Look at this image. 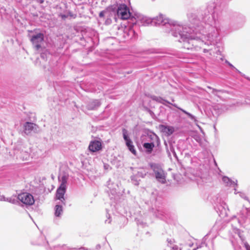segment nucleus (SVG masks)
I'll list each match as a JSON object with an SVG mask.
<instances>
[{"label": "nucleus", "instance_id": "nucleus-7", "mask_svg": "<svg viewBox=\"0 0 250 250\" xmlns=\"http://www.w3.org/2000/svg\"><path fill=\"white\" fill-rule=\"evenodd\" d=\"M123 135L128 149L132 154L136 155L137 152L135 149L132 141L128 137L127 131L125 129H123Z\"/></svg>", "mask_w": 250, "mask_h": 250}, {"label": "nucleus", "instance_id": "nucleus-8", "mask_svg": "<svg viewBox=\"0 0 250 250\" xmlns=\"http://www.w3.org/2000/svg\"><path fill=\"white\" fill-rule=\"evenodd\" d=\"M102 148V142L100 141L94 140L90 142L88 149L92 152H96L101 150Z\"/></svg>", "mask_w": 250, "mask_h": 250}, {"label": "nucleus", "instance_id": "nucleus-9", "mask_svg": "<svg viewBox=\"0 0 250 250\" xmlns=\"http://www.w3.org/2000/svg\"><path fill=\"white\" fill-rule=\"evenodd\" d=\"M137 22L140 23L142 25H148L152 23V19L144 15H139L137 16Z\"/></svg>", "mask_w": 250, "mask_h": 250}, {"label": "nucleus", "instance_id": "nucleus-13", "mask_svg": "<svg viewBox=\"0 0 250 250\" xmlns=\"http://www.w3.org/2000/svg\"><path fill=\"white\" fill-rule=\"evenodd\" d=\"M149 138L151 141V142H154V144L159 143V138L155 134L151 133L148 135Z\"/></svg>", "mask_w": 250, "mask_h": 250}, {"label": "nucleus", "instance_id": "nucleus-5", "mask_svg": "<svg viewBox=\"0 0 250 250\" xmlns=\"http://www.w3.org/2000/svg\"><path fill=\"white\" fill-rule=\"evenodd\" d=\"M18 198L20 201L26 205H32L35 202L33 195L27 192L19 194Z\"/></svg>", "mask_w": 250, "mask_h": 250}, {"label": "nucleus", "instance_id": "nucleus-12", "mask_svg": "<svg viewBox=\"0 0 250 250\" xmlns=\"http://www.w3.org/2000/svg\"><path fill=\"white\" fill-rule=\"evenodd\" d=\"M154 146L155 144H154V142L145 143L143 144L144 148L145 149L146 152L148 153L152 152Z\"/></svg>", "mask_w": 250, "mask_h": 250}, {"label": "nucleus", "instance_id": "nucleus-6", "mask_svg": "<svg viewBox=\"0 0 250 250\" xmlns=\"http://www.w3.org/2000/svg\"><path fill=\"white\" fill-rule=\"evenodd\" d=\"M117 15L123 20H127L130 17L129 9L125 4H121L119 6Z\"/></svg>", "mask_w": 250, "mask_h": 250}, {"label": "nucleus", "instance_id": "nucleus-26", "mask_svg": "<svg viewBox=\"0 0 250 250\" xmlns=\"http://www.w3.org/2000/svg\"><path fill=\"white\" fill-rule=\"evenodd\" d=\"M0 200H4V201L5 200V198L4 197H1V198H0Z\"/></svg>", "mask_w": 250, "mask_h": 250}, {"label": "nucleus", "instance_id": "nucleus-23", "mask_svg": "<svg viewBox=\"0 0 250 250\" xmlns=\"http://www.w3.org/2000/svg\"><path fill=\"white\" fill-rule=\"evenodd\" d=\"M106 13V11H101L100 14H99V16L100 17H103L105 14V13Z\"/></svg>", "mask_w": 250, "mask_h": 250}, {"label": "nucleus", "instance_id": "nucleus-10", "mask_svg": "<svg viewBox=\"0 0 250 250\" xmlns=\"http://www.w3.org/2000/svg\"><path fill=\"white\" fill-rule=\"evenodd\" d=\"M159 129L166 135L169 136L173 133L174 131L173 127L171 126H166L161 125L159 126Z\"/></svg>", "mask_w": 250, "mask_h": 250}, {"label": "nucleus", "instance_id": "nucleus-2", "mask_svg": "<svg viewBox=\"0 0 250 250\" xmlns=\"http://www.w3.org/2000/svg\"><path fill=\"white\" fill-rule=\"evenodd\" d=\"M151 167L155 173L157 180L162 184L166 183L167 174L161 167L158 165L153 164L151 166Z\"/></svg>", "mask_w": 250, "mask_h": 250}, {"label": "nucleus", "instance_id": "nucleus-22", "mask_svg": "<svg viewBox=\"0 0 250 250\" xmlns=\"http://www.w3.org/2000/svg\"><path fill=\"white\" fill-rule=\"evenodd\" d=\"M240 196L243 198H244L245 200H248L247 197L245 195V194L242 192L239 193Z\"/></svg>", "mask_w": 250, "mask_h": 250}, {"label": "nucleus", "instance_id": "nucleus-20", "mask_svg": "<svg viewBox=\"0 0 250 250\" xmlns=\"http://www.w3.org/2000/svg\"><path fill=\"white\" fill-rule=\"evenodd\" d=\"M133 184L135 185H138L139 184V182L137 180L135 179V177H133L131 179Z\"/></svg>", "mask_w": 250, "mask_h": 250}, {"label": "nucleus", "instance_id": "nucleus-30", "mask_svg": "<svg viewBox=\"0 0 250 250\" xmlns=\"http://www.w3.org/2000/svg\"><path fill=\"white\" fill-rule=\"evenodd\" d=\"M229 65H230L231 66H232V67H233V66L232 65V64H229Z\"/></svg>", "mask_w": 250, "mask_h": 250}, {"label": "nucleus", "instance_id": "nucleus-11", "mask_svg": "<svg viewBox=\"0 0 250 250\" xmlns=\"http://www.w3.org/2000/svg\"><path fill=\"white\" fill-rule=\"evenodd\" d=\"M37 125L32 123L26 122L24 125V131L26 134H28L34 130H36Z\"/></svg>", "mask_w": 250, "mask_h": 250}, {"label": "nucleus", "instance_id": "nucleus-27", "mask_svg": "<svg viewBox=\"0 0 250 250\" xmlns=\"http://www.w3.org/2000/svg\"><path fill=\"white\" fill-rule=\"evenodd\" d=\"M234 190H235V191H234V193H235V194H237V192H236V189H235V188L234 189Z\"/></svg>", "mask_w": 250, "mask_h": 250}, {"label": "nucleus", "instance_id": "nucleus-28", "mask_svg": "<svg viewBox=\"0 0 250 250\" xmlns=\"http://www.w3.org/2000/svg\"><path fill=\"white\" fill-rule=\"evenodd\" d=\"M62 18H65V16L64 15H62Z\"/></svg>", "mask_w": 250, "mask_h": 250}, {"label": "nucleus", "instance_id": "nucleus-16", "mask_svg": "<svg viewBox=\"0 0 250 250\" xmlns=\"http://www.w3.org/2000/svg\"><path fill=\"white\" fill-rule=\"evenodd\" d=\"M216 37V34H215V35H212L211 36H208L207 37V39H206L207 40L206 42H205V43L207 44L208 45L209 44H212L213 43V41L215 37Z\"/></svg>", "mask_w": 250, "mask_h": 250}, {"label": "nucleus", "instance_id": "nucleus-25", "mask_svg": "<svg viewBox=\"0 0 250 250\" xmlns=\"http://www.w3.org/2000/svg\"><path fill=\"white\" fill-rule=\"evenodd\" d=\"M172 250H181L177 246L173 247Z\"/></svg>", "mask_w": 250, "mask_h": 250}, {"label": "nucleus", "instance_id": "nucleus-24", "mask_svg": "<svg viewBox=\"0 0 250 250\" xmlns=\"http://www.w3.org/2000/svg\"><path fill=\"white\" fill-rule=\"evenodd\" d=\"M146 175V173H145L144 174L142 173L141 172H138V175L140 177H144V175Z\"/></svg>", "mask_w": 250, "mask_h": 250}, {"label": "nucleus", "instance_id": "nucleus-18", "mask_svg": "<svg viewBox=\"0 0 250 250\" xmlns=\"http://www.w3.org/2000/svg\"><path fill=\"white\" fill-rule=\"evenodd\" d=\"M135 37L136 35L134 30L132 28L129 29L128 30V38L132 39Z\"/></svg>", "mask_w": 250, "mask_h": 250}, {"label": "nucleus", "instance_id": "nucleus-29", "mask_svg": "<svg viewBox=\"0 0 250 250\" xmlns=\"http://www.w3.org/2000/svg\"><path fill=\"white\" fill-rule=\"evenodd\" d=\"M204 52H206L207 51V49H205L204 50Z\"/></svg>", "mask_w": 250, "mask_h": 250}, {"label": "nucleus", "instance_id": "nucleus-15", "mask_svg": "<svg viewBox=\"0 0 250 250\" xmlns=\"http://www.w3.org/2000/svg\"><path fill=\"white\" fill-rule=\"evenodd\" d=\"M55 214L56 216L59 217L62 213V208L61 206L57 205L55 207Z\"/></svg>", "mask_w": 250, "mask_h": 250}, {"label": "nucleus", "instance_id": "nucleus-19", "mask_svg": "<svg viewBox=\"0 0 250 250\" xmlns=\"http://www.w3.org/2000/svg\"><path fill=\"white\" fill-rule=\"evenodd\" d=\"M100 105V103L98 100H95L93 102V104L89 105L90 109H94V108L99 106Z\"/></svg>", "mask_w": 250, "mask_h": 250}, {"label": "nucleus", "instance_id": "nucleus-21", "mask_svg": "<svg viewBox=\"0 0 250 250\" xmlns=\"http://www.w3.org/2000/svg\"><path fill=\"white\" fill-rule=\"evenodd\" d=\"M244 246L246 250H250V246L247 242L244 243Z\"/></svg>", "mask_w": 250, "mask_h": 250}, {"label": "nucleus", "instance_id": "nucleus-4", "mask_svg": "<svg viewBox=\"0 0 250 250\" xmlns=\"http://www.w3.org/2000/svg\"><path fill=\"white\" fill-rule=\"evenodd\" d=\"M66 183V179L65 177H62V183L60 187L58 188L56 192V198L57 199L60 200L64 205V194L65 192V184Z\"/></svg>", "mask_w": 250, "mask_h": 250}, {"label": "nucleus", "instance_id": "nucleus-17", "mask_svg": "<svg viewBox=\"0 0 250 250\" xmlns=\"http://www.w3.org/2000/svg\"><path fill=\"white\" fill-rule=\"evenodd\" d=\"M178 108L180 110H181L182 112H183L184 113L187 114L191 120H193L194 122H196L197 121L195 116H194L193 115H192L190 113L187 112L186 110H184V109H183L182 108Z\"/></svg>", "mask_w": 250, "mask_h": 250}, {"label": "nucleus", "instance_id": "nucleus-14", "mask_svg": "<svg viewBox=\"0 0 250 250\" xmlns=\"http://www.w3.org/2000/svg\"><path fill=\"white\" fill-rule=\"evenodd\" d=\"M222 181L224 184H226L227 186H231L232 185H236L237 181L236 182L234 181H232L231 179H230L229 177L227 176H223L222 177Z\"/></svg>", "mask_w": 250, "mask_h": 250}, {"label": "nucleus", "instance_id": "nucleus-1", "mask_svg": "<svg viewBox=\"0 0 250 250\" xmlns=\"http://www.w3.org/2000/svg\"><path fill=\"white\" fill-rule=\"evenodd\" d=\"M153 22L155 25L162 24L165 26L166 31L172 32L173 36L180 37L182 41L181 42H189L193 40H197V37H195L190 32V30L184 28L183 26L177 24L175 21L166 18L164 16L160 15L152 19Z\"/></svg>", "mask_w": 250, "mask_h": 250}, {"label": "nucleus", "instance_id": "nucleus-3", "mask_svg": "<svg viewBox=\"0 0 250 250\" xmlns=\"http://www.w3.org/2000/svg\"><path fill=\"white\" fill-rule=\"evenodd\" d=\"M44 36L42 33H38L36 35H33L30 39L34 48L39 51L42 48V45L43 43Z\"/></svg>", "mask_w": 250, "mask_h": 250}]
</instances>
